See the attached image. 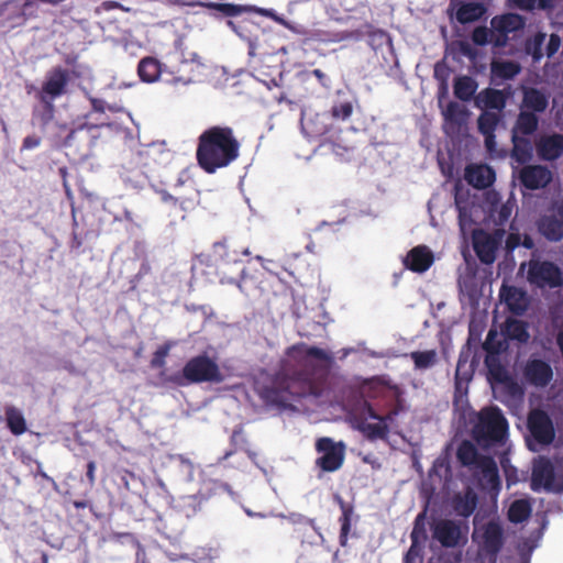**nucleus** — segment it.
Instances as JSON below:
<instances>
[{
  "label": "nucleus",
  "instance_id": "28",
  "mask_svg": "<svg viewBox=\"0 0 563 563\" xmlns=\"http://www.w3.org/2000/svg\"><path fill=\"white\" fill-rule=\"evenodd\" d=\"M539 126L537 113L521 110L516 119L511 133L521 135H532Z\"/></svg>",
  "mask_w": 563,
  "mask_h": 563
},
{
  "label": "nucleus",
  "instance_id": "43",
  "mask_svg": "<svg viewBox=\"0 0 563 563\" xmlns=\"http://www.w3.org/2000/svg\"><path fill=\"white\" fill-rule=\"evenodd\" d=\"M424 512L419 514L413 523L412 531L410 533V539L412 542V547L418 545L421 542H426L428 539L427 530L424 526Z\"/></svg>",
  "mask_w": 563,
  "mask_h": 563
},
{
  "label": "nucleus",
  "instance_id": "53",
  "mask_svg": "<svg viewBox=\"0 0 563 563\" xmlns=\"http://www.w3.org/2000/svg\"><path fill=\"white\" fill-rule=\"evenodd\" d=\"M484 136V143L487 152L489 154H494L497 151V142H496V135L495 133L490 134H483Z\"/></svg>",
  "mask_w": 563,
  "mask_h": 563
},
{
  "label": "nucleus",
  "instance_id": "11",
  "mask_svg": "<svg viewBox=\"0 0 563 563\" xmlns=\"http://www.w3.org/2000/svg\"><path fill=\"white\" fill-rule=\"evenodd\" d=\"M69 80L70 73L68 69L60 66L54 67L47 73L45 81L36 95L56 100L66 93Z\"/></svg>",
  "mask_w": 563,
  "mask_h": 563
},
{
  "label": "nucleus",
  "instance_id": "2",
  "mask_svg": "<svg viewBox=\"0 0 563 563\" xmlns=\"http://www.w3.org/2000/svg\"><path fill=\"white\" fill-rule=\"evenodd\" d=\"M241 143L228 125L206 129L197 141L196 159L207 174H214L234 163L240 156Z\"/></svg>",
  "mask_w": 563,
  "mask_h": 563
},
{
  "label": "nucleus",
  "instance_id": "50",
  "mask_svg": "<svg viewBox=\"0 0 563 563\" xmlns=\"http://www.w3.org/2000/svg\"><path fill=\"white\" fill-rule=\"evenodd\" d=\"M464 111L461 106L454 101H451L446 106V110L444 112L446 119L452 121H459V119L463 115Z\"/></svg>",
  "mask_w": 563,
  "mask_h": 563
},
{
  "label": "nucleus",
  "instance_id": "12",
  "mask_svg": "<svg viewBox=\"0 0 563 563\" xmlns=\"http://www.w3.org/2000/svg\"><path fill=\"white\" fill-rule=\"evenodd\" d=\"M538 230L550 242L563 239V199L554 205L550 213L539 219Z\"/></svg>",
  "mask_w": 563,
  "mask_h": 563
},
{
  "label": "nucleus",
  "instance_id": "13",
  "mask_svg": "<svg viewBox=\"0 0 563 563\" xmlns=\"http://www.w3.org/2000/svg\"><path fill=\"white\" fill-rule=\"evenodd\" d=\"M520 184L530 190L544 188L552 180V174L542 165H527L519 172Z\"/></svg>",
  "mask_w": 563,
  "mask_h": 563
},
{
  "label": "nucleus",
  "instance_id": "31",
  "mask_svg": "<svg viewBox=\"0 0 563 563\" xmlns=\"http://www.w3.org/2000/svg\"><path fill=\"white\" fill-rule=\"evenodd\" d=\"M477 87V81L474 78L457 76L453 84L454 96L462 101H470L474 97Z\"/></svg>",
  "mask_w": 563,
  "mask_h": 563
},
{
  "label": "nucleus",
  "instance_id": "23",
  "mask_svg": "<svg viewBox=\"0 0 563 563\" xmlns=\"http://www.w3.org/2000/svg\"><path fill=\"white\" fill-rule=\"evenodd\" d=\"M36 98L38 100V104L33 108L32 121L33 124L40 126L41 129H45L55 117V100L47 99L37 95Z\"/></svg>",
  "mask_w": 563,
  "mask_h": 563
},
{
  "label": "nucleus",
  "instance_id": "61",
  "mask_svg": "<svg viewBox=\"0 0 563 563\" xmlns=\"http://www.w3.org/2000/svg\"><path fill=\"white\" fill-rule=\"evenodd\" d=\"M554 4L552 0H536V9L539 10H551Z\"/></svg>",
  "mask_w": 563,
  "mask_h": 563
},
{
  "label": "nucleus",
  "instance_id": "49",
  "mask_svg": "<svg viewBox=\"0 0 563 563\" xmlns=\"http://www.w3.org/2000/svg\"><path fill=\"white\" fill-rule=\"evenodd\" d=\"M201 509V500L196 496L184 498L183 512L187 518L195 516Z\"/></svg>",
  "mask_w": 563,
  "mask_h": 563
},
{
  "label": "nucleus",
  "instance_id": "33",
  "mask_svg": "<svg viewBox=\"0 0 563 563\" xmlns=\"http://www.w3.org/2000/svg\"><path fill=\"white\" fill-rule=\"evenodd\" d=\"M389 419H380L377 422H366L361 421L358 423V430L364 434V437L371 441L377 439H385L388 435L389 428L387 421Z\"/></svg>",
  "mask_w": 563,
  "mask_h": 563
},
{
  "label": "nucleus",
  "instance_id": "48",
  "mask_svg": "<svg viewBox=\"0 0 563 563\" xmlns=\"http://www.w3.org/2000/svg\"><path fill=\"white\" fill-rule=\"evenodd\" d=\"M170 347V343H165L154 352L153 357L151 360V366L153 368H161L165 365V358L167 357Z\"/></svg>",
  "mask_w": 563,
  "mask_h": 563
},
{
  "label": "nucleus",
  "instance_id": "17",
  "mask_svg": "<svg viewBox=\"0 0 563 563\" xmlns=\"http://www.w3.org/2000/svg\"><path fill=\"white\" fill-rule=\"evenodd\" d=\"M433 253L426 245L412 247L404 258V266L415 273H424L433 264Z\"/></svg>",
  "mask_w": 563,
  "mask_h": 563
},
{
  "label": "nucleus",
  "instance_id": "26",
  "mask_svg": "<svg viewBox=\"0 0 563 563\" xmlns=\"http://www.w3.org/2000/svg\"><path fill=\"white\" fill-rule=\"evenodd\" d=\"M507 95L498 89L486 88L477 98V104L485 109L497 110L498 113L506 107Z\"/></svg>",
  "mask_w": 563,
  "mask_h": 563
},
{
  "label": "nucleus",
  "instance_id": "22",
  "mask_svg": "<svg viewBox=\"0 0 563 563\" xmlns=\"http://www.w3.org/2000/svg\"><path fill=\"white\" fill-rule=\"evenodd\" d=\"M164 71V65L153 56L141 58L137 65V75L143 82H156Z\"/></svg>",
  "mask_w": 563,
  "mask_h": 563
},
{
  "label": "nucleus",
  "instance_id": "55",
  "mask_svg": "<svg viewBox=\"0 0 563 563\" xmlns=\"http://www.w3.org/2000/svg\"><path fill=\"white\" fill-rule=\"evenodd\" d=\"M312 75L317 78L319 84L324 88L331 87L330 78L327 74H324L321 69H313Z\"/></svg>",
  "mask_w": 563,
  "mask_h": 563
},
{
  "label": "nucleus",
  "instance_id": "57",
  "mask_svg": "<svg viewBox=\"0 0 563 563\" xmlns=\"http://www.w3.org/2000/svg\"><path fill=\"white\" fill-rule=\"evenodd\" d=\"M86 477L90 486H93L96 483V462L89 461L87 464Z\"/></svg>",
  "mask_w": 563,
  "mask_h": 563
},
{
  "label": "nucleus",
  "instance_id": "10",
  "mask_svg": "<svg viewBox=\"0 0 563 563\" xmlns=\"http://www.w3.org/2000/svg\"><path fill=\"white\" fill-rule=\"evenodd\" d=\"M492 29L496 33L494 45L503 47L508 42L510 33L520 31L526 25V19L518 13H505L496 15L490 21Z\"/></svg>",
  "mask_w": 563,
  "mask_h": 563
},
{
  "label": "nucleus",
  "instance_id": "9",
  "mask_svg": "<svg viewBox=\"0 0 563 563\" xmlns=\"http://www.w3.org/2000/svg\"><path fill=\"white\" fill-rule=\"evenodd\" d=\"M504 544V529L498 521L490 520L483 526L481 551L488 558V563H497V556Z\"/></svg>",
  "mask_w": 563,
  "mask_h": 563
},
{
  "label": "nucleus",
  "instance_id": "46",
  "mask_svg": "<svg viewBox=\"0 0 563 563\" xmlns=\"http://www.w3.org/2000/svg\"><path fill=\"white\" fill-rule=\"evenodd\" d=\"M483 349L486 351V355L498 356L500 353L501 342L497 340V333L495 330L488 331L486 340L483 343Z\"/></svg>",
  "mask_w": 563,
  "mask_h": 563
},
{
  "label": "nucleus",
  "instance_id": "8",
  "mask_svg": "<svg viewBox=\"0 0 563 563\" xmlns=\"http://www.w3.org/2000/svg\"><path fill=\"white\" fill-rule=\"evenodd\" d=\"M316 450L321 455L316 460V465L323 472L338 471L345 455V445L335 443L331 438H320L316 442Z\"/></svg>",
  "mask_w": 563,
  "mask_h": 563
},
{
  "label": "nucleus",
  "instance_id": "42",
  "mask_svg": "<svg viewBox=\"0 0 563 563\" xmlns=\"http://www.w3.org/2000/svg\"><path fill=\"white\" fill-rule=\"evenodd\" d=\"M485 365L487 366L489 374L492 377L503 383L507 379V373L504 366L500 364L498 356L495 355H486L485 356Z\"/></svg>",
  "mask_w": 563,
  "mask_h": 563
},
{
  "label": "nucleus",
  "instance_id": "59",
  "mask_svg": "<svg viewBox=\"0 0 563 563\" xmlns=\"http://www.w3.org/2000/svg\"><path fill=\"white\" fill-rule=\"evenodd\" d=\"M520 244V236L519 234L510 233L506 240V246L509 250H514Z\"/></svg>",
  "mask_w": 563,
  "mask_h": 563
},
{
  "label": "nucleus",
  "instance_id": "29",
  "mask_svg": "<svg viewBox=\"0 0 563 563\" xmlns=\"http://www.w3.org/2000/svg\"><path fill=\"white\" fill-rule=\"evenodd\" d=\"M527 135L511 133L512 151L511 156L519 164L529 162L532 157V144Z\"/></svg>",
  "mask_w": 563,
  "mask_h": 563
},
{
  "label": "nucleus",
  "instance_id": "35",
  "mask_svg": "<svg viewBox=\"0 0 563 563\" xmlns=\"http://www.w3.org/2000/svg\"><path fill=\"white\" fill-rule=\"evenodd\" d=\"M531 515V506L525 499H517L512 501L508 509V519L512 523H521L526 521Z\"/></svg>",
  "mask_w": 563,
  "mask_h": 563
},
{
  "label": "nucleus",
  "instance_id": "56",
  "mask_svg": "<svg viewBox=\"0 0 563 563\" xmlns=\"http://www.w3.org/2000/svg\"><path fill=\"white\" fill-rule=\"evenodd\" d=\"M40 143H41L40 137H37L35 135H29L23 140L22 148L23 150H32V148L37 147L40 145Z\"/></svg>",
  "mask_w": 563,
  "mask_h": 563
},
{
  "label": "nucleus",
  "instance_id": "1",
  "mask_svg": "<svg viewBox=\"0 0 563 563\" xmlns=\"http://www.w3.org/2000/svg\"><path fill=\"white\" fill-rule=\"evenodd\" d=\"M333 365L331 351L295 343L285 350L267 382L257 386V395L264 404L278 409L307 397H320Z\"/></svg>",
  "mask_w": 563,
  "mask_h": 563
},
{
  "label": "nucleus",
  "instance_id": "36",
  "mask_svg": "<svg viewBox=\"0 0 563 563\" xmlns=\"http://www.w3.org/2000/svg\"><path fill=\"white\" fill-rule=\"evenodd\" d=\"M501 121V115L498 112L485 110L477 119L478 131L481 134L495 133L498 124Z\"/></svg>",
  "mask_w": 563,
  "mask_h": 563
},
{
  "label": "nucleus",
  "instance_id": "32",
  "mask_svg": "<svg viewBox=\"0 0 563 563\" xmlns=\"http://www.w3.org/2000/svg\"><path fill=\"white\" fill-rule=\"evenodd\" d=\"M486 12V8L479 2L463 3L456 11V19L460 23H471L479 20Z\"/></svg>",
  "mask_w": 563,
  "mask_h": 563
},
{
  "label": "nucleus",
  "instance_id": "27",
  "mask_svg": "<svg viewBox=\"0 0 563 563\" xmlns=\"http://www.w3.org/2000/svg\"><path fill=\"white\" fill-rule=\"evenodd\" d=\"M5 423L9 431L15 435H22L27 431L26 420L23 412L15 406L4 407Z\"/></svg>",
  "mask_w": 563,
  "mask_h": 563
},
{
  "label": "nucleus",
  "instance_id": "16",
  "mask_svg": "<svg viewBox=\"0 0 563 563\" xmlns=\"http://www.w3.org/2000/svg\"><path fill=\"white\" fill-rule=\"evenodd\" d=\"M433 538L444 548H455L460 543L461 527L450 519H441L432 526Z\"/></svg>",
  "mask_w": 563,
  "mask_h": 563
},
{
  "label": "nucleus",
  "instance_id": "14",
  "mask_svg": "<svg viewBox=\"0 0 563 563\" xmlns=\"http://www.w3.org/2000/svg\"><path fill=\"white\" fill-rule=\"evenodd\" d=\"M473 476L478 478L483 489L492 494H498L500 492L501 479L494 457H484L482 465L477 468V474Z\"/></svg>",
  "mask_w": 563,
  "mask_h": 563
},
{
  "label": "nucleus",
  "instance_id": "20",
  "mask_svg": "<svg viewBox=\"0 0 563 563\" xmlns=\"http://www.w3.org/2000/svg\"><path fill=\"white\" fill-rule=\"evenodd\" d=\"M484 457H489V455L481 454L476 445L468 440H463L457 446V462L463 467L468 468V471L472 472L473 475L477 474V468L482 465V461Z\"/></svg>",
  "mask_w": 563,
  "mask_h": 563
},
{
  "label": "nucleus",
  "instance_id": "51",
  "mask_svg": "<svg viewBox=\"0 0 563 563\" xmlns=\"http://www.w3.org/2000/svg\"><path fill=\"white\" fill-rule=\"evenodd\" d=\"M514 8L523 11H533L536 9V0H508Z\"/></svg>",
  "mask_w": 563,
  "mask_h": 563
},
{
  "label": "nucleus",
  "instance_id": "64",
  "mask_svg": "<svg viewBox=\"0 0 563 563\" xmlns=\"http://www.w3.org/2000/svg\"><path fill=\"white\" fill-rule=\"evenodd\" d=\"M73 506L77 509H84L87 507H91V504L88 500H74Z\"/></svg>",
  "mask_w": 563,
  "mask_h": 563
},
{
  "label": "nucleus",
  "instance_id": "21",
  "mask_svg": "<svg viewBox=\"0 0 563 563\" xmlns=\"http://www.w3.org/2000/svg\"><path fill=\"white\" fill-rule=\"evenodd\" d=\"M538 155L543 161H555L563 154V134L542 136L536 144Z\"/></svg>",
  "mask_w": 563,
  "mask_h": 563
},
{
  "label": "nucleus",
  "instance_id": "40",
  "mask_svg": "<svg viewBox=\"0 0 563 563\" xmlns=\"http://www.w3.org/2000/svg\"><path fill=\"white\" fill-rule=\"evenodd\" d=\"M506 334L509 339L517 340L522 343L527 342L529 339V333L526 323L517 319L507 321Z\"/></svg>",
  "mask_w": 563,
  "mask_h": 563
},
{
  "label": "nucleus",
  "instance_id": "24",
  "mask_svg": "<svg viewBox=\"0 0 563 563\" xmlns=\"http://www.w3.org/2000/svg\"><path fill=\"white\" fill-rule=\"evenodd\" d=\"M549 106V97L538 88L523 89L522 107L533 113H542Z\"/></svg>",
  "mask_w": 563,
  "mask_h": 563
},
{
  "label": "nucleus",
  "instance_id": "3",
  "mask_svg": "<svg viewBox=\"0 0 563 563\" xmlns=\"http://www.w3.org/2000/svg\"><path fill=\"white\" fill-rule=\"evenodd\" d=\"M508 421L497 406L481 409L473 427L474 440L482 446L503 445L508 437Z\"/></svg>",
  "mask_w": 563,
  "mask_h": 563
},
{
  "label": "nucleus",
  "instance_id": "30",
  "mask_svg": "<svg viewBox=\"0 0 563 563\" xmlns=\"http://www.w3.org/2000/svg\"><path fill=\"white\" fill-rule=\"evenodd\" d=\"M334 499L340 506L342 515L339 519L341 523L339 542L341 547H346L349 533L351 530V520L353 515V506L347 504L340 495H335Z\"/></svg>",
  "mask_w": 563,
  "mask_h": 563
},
{
  "label": "nucleus",
  "instance_id": "39",
  "mask_svg": "<svg viewBox=\"0 0 563 563\" xmlns=\"http://www.w3.org/2000/svg\"><path fill=\"white\" fill-rule=\"evenodd\" d=\"M410 358L417 369H427L437 363L438 355L435 350L415 351L410 353Z\"/></svg>",
  "mask_w": 563,
  "mask_h": 563
},
{
  "label": "nucleus",
  "instance_id": "58",
  "mask_svg": "<svg viewBox=\"0 0 563 563\" xmlns=\"http://www.w3.org/2000/svg\"><path fill=\"white\" fill-rule=\"evenodd\" d=\"M90 102H91V108H92L93 112L104 113V111H106V101L104 100L98 99V98H92L90 100Z\"/></svg>",
  "mask_w": 563,
  "mask_h": 563
},
{
  "label": "nucleus",
  "instance_id": "63",
  "mask_svg": "<svg viewBox=\"0 0 563 563\" xmlns=\"http://www.w3.org/2000/svg\"><path fill=\"white\" fill-rule=\"evenodd\" d=\"M510 213H511V208H510V207H508V206H506V205H504V206L500 208V210H499V220H500L501 222L507 221V220H508V218L510 217Z\"/></svg>",
  "mask_w": 563,
  "mask_h": 563
},
{
  "label": "nucleus",
  "instance_id": "47",
  "mask_svg": "<svg viewBox=\"0 0 563 563\" xmlns=\"http://www.w3.org/2000/svg\"><path fill=\"white\" fill-rule=\"evenodd\" d=\"M331 115L338 120H346L353 113V104L351 101L334 103L331 108Z\"/></svg>",
  "mask_w": 563,
  "mask_h": 563
},
{
  "label": "nucleus",
  "instance_id": "45",
  "mask_svg": "<svg viewBox=\"0 0 563 563\" xmlns=\"http://www.w3.org/2000/svg\"><path fill=\"white\" fill-rule=\"evenodd\" d=\"M496 33L489 31L486 26H477L472 33V41L479 46L486 45L488 42L494 43Z\"/></svg>",
  "mask_w": 563,
  "mask_h": 563
},
{
  "label": "nucleus",
  "instance_id": "18",
  "mask_svg": "<svg viewBox=\"0 0 563 563\" xmlns=\"http://www.w3.org/2000/svg\"><path fill=\"white\" fill-rule=\"evenodd\" d=\"M464 178L474 188L486 189L494 184L496 175L488 165L471 164L465 168Z\"/></svg>",
  "mask_w": 563,
  "mask_h": 563
},
{
  "label": "nucleus",
  "instance_id": "41",
  "mask_svg": "<svg viewBox=\"0 0 563 563\" xmlns=\"http://www.w3.org/2000/svg\"><path fill=\"white\" fill-rule=\"evenodd\" d=\"M93 128V125H88L87 123L80 124L78 128L73 129L68 135L65 137L64 144L65 146H74L77 141H86L90 143L89 131Z\"/></svg>",
  "mask_w": 563,
  "mask_h": 563
},
{
  "label": "nucleus",
  "instance_id": "19",
  "mask_svg": "<svg viewBox=\"0 0 563 563\" xmlns=\"http://www.w3.org/2000/svg\"><path fill=\"white\" fill-rule=\"evenodd\" d=\"M473 249L483 264H492L496 258L497 241L484 231L475 232L473 235Z\"/></svg>",
  "mask_w": 563,
  "mask_h": 563
},
{
  "label": "nucleus",
  "instance_id": "15",
  "mask_svg": "<svg viewBox=\"0 0 563 563\" xmlns=\"http://www.w3.org/2000/svg\"><path fill=\"white\" fill-rule=\"evenodd\" d=\"M523 376L531 385L545 387L553 378V369L550 363L540 358H531L523 368Z\"/></svg>",
  "mask_w": 563,
  "mask_h": 563
},
{
  "label": "nucleus",
  "instance_id": "60",
  "mask_svg": "<svg viewBox=\"0 0 563 563\" xmlns=\"http://www.w3.org/2000/svg\"><path fill=\"white\" fill-rule=\"evenodd\" d=\"M162 200L164 202H168V203H172L173 206H177V205H180V208L184 209L183 207V202H179V199L169 195L168 192L166 191H163L162 192Z\"/></svg>",
  "mask_w": 563,
  "mask_h": 563
},
{
  "label": "nucleus",
  "instance_id": "7",
  "mask_svg": "<svg viewBox=\"0 0 563 563\" xmlns=\"http://www.w3.org/2000/svg\"><path fill=\"white\" fill-rule=\"evenodd\" d=\"M528 282L539 288H558L563 285L561 268L551 261L531 260L529 262Z\"/></svg>",
  "mask_w": 563,
  "mask_h": 563
},
{
  "label": "nucleus",
  "instance_id": "5",
  "mask_svg": "<svg viewBox=\"0 0 563 563\" xmlns=\"http://www.w3.org/2000/svg\"><path fill=\"white\" fill-rule=\"evenodd\" d=\"M530 486L533 492L544 489L560 495L563 494V475L556 476L551 460L540 455L533 461Z\"/></svg>",
  "mask_w": 563,
  "mask_h": 563
},
{
  "label": "nucleus",
  "instance_id": "38",
  "mask_svg": "<svg viewBox=\"0 0 563 563\" xmlns=\"http://www.w3.org/2000/svg\"><path fill=\"white\" fill-rule=\"evenodd\" d=\"M521 70V67L518 63L512 60H504L499 63H494L492 66V71L496 77L501 79H512L515 78Z\"/></svg>",
  "mask_w": 563,
  "mask_h": 563
},
{
  "label": "nucleus",
  "instance_id": "62",
  "mask_svg": "<svg viewBox=\"0 0 563 563\" xmlns=\"http://www.w3.org/2000/svg\"><path fill=\"white\" fill-rule=\"evenodd\" d=\"M130 478H134V474H133L132 472L128 471V470H123V471L121 472V481H122V483H123V486H124L126 489H129V488H130V486H129V479H130Z\"/></svg>",
  "mask_w": 563,
  "mask_h": 563
},
{
  "label": "nucleus",
  "instance_id": "52",
  "mask_svg": "<svg viewBox=\"0 0 563 563\" xmlns=\"http://www.w3.org/2000/svg\"><path fill=\"white\" fill-rule=\"evenodd\" d=\"M560 44H561L560 36L552 34L550 36L549 43L547 45V54L549 57L554 55L558 52Z\"/></svg>",
  "mask_w": 563,
  "mask_h": 563
},
{
  "label": "nucleus",
  "instance_id": "44",
  "mask_svg": "<svg viewBox=\"0 0 563 563\" xmlns=\"http://www.w3.org/2000/svg\"><path fill=\"white\" fill-rule=\"evenodd\" d=\"M208 9H213L221 12L225 16H236L244 12V8L234 3H216L208 2L203 4Z\"/></svg>",
  "mask_w": 563,
  "mask_h": 563
},
{
  "label": "nucleus",
  "instance_id": "37",
  "mask_svg": "<svg viewBox=\"0 0 563 563\" xmlns=\"http://www.w3.org/2000/svg\"><path fill=\"white\" fill-rule=\"evenodd\" d=\"M500 297L506 301L511 311H523L525 306L519 303L523 298V292L517 287L504 285L500 289Z\"/></svg>",
  "mask_w": 563,
  "mask_h": 563
},
{
  "label": "nucleus",
  "instance_id": "34",
  "mask_svg": "<svg viewBox=\"0 0 563 563\" xmlns=\"http://www.w3.org/2000/svg\"><path fill=\"white\" fill-rule=\"evenodd\" d=\"M327 119L325 114L317 113L313 118L302 121V129L311 137L324 136L330 130Z\"/></svg>",
  "mask_w": 563,
  "mask_h": 563
},
{
  "label": "nucleus",
  "instance_id": "4",
  "mask_svg": "<svg viewBox=\"0 0 563 563\" xmlns=\"http://www.w3.org/2000/svg\"><path fill=\"white\" fill-rule=\"evenodd\" d=\"M168 380L177 386L201 383L220 384L224 380V375L213 358L207 354H199L189 358L181 373L173 375Z\"/></svg>",
  "mask_w": 563,
  "mask_h": 563
},
{
  "label": "nucleus",
  "instance_id": "6",
  "mask_svg": "<svg viewBox=\"0 0 563 563\" xmlns=\"http://www.w3.org/2000/svg\"><path fill=\"white\" fill-rule=\"evenodd\" d=\"M528 430L533 441H528V448L532 452H538L540 446L549 445L553 442L555 430L549 415L541 410H532L528 416Z\"/></svg>",
  "mask_w": 563,
  "mask_h": 563
},
{
  "label": "nucleus",
  "instance_id": "54",
  "mask_svg": "<svg viewBox=\"0 0 563 563\" xmlns=\"http://www.w3.org/2000/svg\"><path fill=\"white\" fill-rule=\"evenodd\" d=\"M365 415L371 418V419H374V420H380V419H393V415H396V412H389L388 415L386 416H379L375 410L374 408L366 404V407H365Z\"/></svg>",
  "mask_w": 563,
  "mask_h": 563
},
{
  "label": "nucleus",
  "instance_id": "25",
  "mask_svg": "<svg viewBox=\"0 0 563 563\" xmlns=\"http://www.w3.org/2000/svg\"><path fill=\"white\" fill-rule=\"evenodd\" d=\"M478 497L472 488H466L463 494H457L453 498V509L456 515L468 518L476 509Z\"/></svg>",
  "mask_w": 563,
  "mask_h": 563
}]
</instances>
